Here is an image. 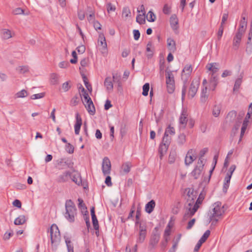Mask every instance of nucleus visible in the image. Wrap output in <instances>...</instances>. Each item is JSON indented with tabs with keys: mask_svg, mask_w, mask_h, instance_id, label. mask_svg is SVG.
Returning <instances> with one entry per match:
<instances>
[{
	"mask_svg": "<svg viewBox=\"0 0 252 252\" xmlns=\"http://www.w3.org/2000/svg\"><path fill=\"white\" fill-rule=\"evenodd\" d=\"M140 216V211L137 209L136 211V222L135 224H139V229L138 234L136 239V244L134 247V252H137V244H141L144 242L146 234H147V227L146 224L144 222H139V218Z\"/></svg>",
	"mask_w": 252,
	"mask_h": 252,
	"instance_id": "1",
	"label": "nucleus"
},
{
	"mask_svg": "<svg viewBox=\"0 0 252 252\" xmlns=\"http://www.w3.org/2000/svg\"><path fill=\"white\" fill-rule=\"evenodd\" d=\"M65 212L64 214L65 218L69 222L75 221L77 215V209L74 203L70 199L67 200L65 204Z\"/></svg>",
	"mask_w": 252,
	"mask_h": 252,
	"instance_id": "2",
	"label": "nucleus"
},
{
	"mask_svg": "<svg viewBox=\"0 0 252 252\" xmlns=\"http://www.w3.org/2000/svg\"><path fill=\"white\" fill-rule=\"evenodd\" d=\"M50 233L52 249L56 250L61 240L60 233L57 225L54 224L51 225Z\"/></svg>",
	"mask_w": 252,
	"mask_h": 252,
	"instance_id": "3",
	"label": "nucleus"
},
{
	"mask_svg": "<svg viewBox=\"0 0 252 252\" xmlns=\"http://www.w3.org/2000/svg\"><path fill=\"white\" fill-rule=\"evenodd\" d=\"M224 210L220 202H217L212 205L211 209L209 210L208 215L211 216L212 219L215 218L220 219L223 214Z\"/></svg>",
	"mask_w": 252,
	"mask_h": 252,
	"instance_id": "4",
	"label": "nucleus"
},
{
	"mask_svg": "<svg viewBox=\"0 0 252 252\" xmlns=\"http://www.w3.org/2000/svg\"><path fill=\"white\" fill-rule=\"evenodd\" d=\"M201 203V202L197 199L195 203H194V201H190L189 203V207L187 208V211L184 216L185 219H188L191 217L197 211L199 208V205Z\"/></svg>",
	"mask_w": 252,
	"mask_h": 252,
	"instance_id": "5",
	"label": "nucleus"
},
{
	"mask_svg": "<svg viewBox=\"0 0 252 252\" xmlns=\"http://www.w3.org/2000/svg\"><path fill=\"white\" fill-rule=\"evenodd\" d=\"M199 84L200 82L199 80H193L192 81L188 92V97L189 98H192L195 95L197 92Z\"/></svg>",
	"mask_w": 252,
	"mask_h": 252,
	"instance_id": "6",
	"label": "nucleus"
},
{
	"mask_svg": "<svg viewBox=\"0 0 252 252\" xmlns=\"http://www.w3.org/2000/svg\"><path fill=\"white\" fill-rule=\"evenodd\" d=\"M188 112L186 108H183L181 116L179 118L180 128H185L188 121Z\"/></svg>",
	"mask_w": 252,
	"mask_h": 252,
	"instance_id": "7",
	"label": "nucleus"
},
{
	"mask_svg": "<svg viewBox=\"0 0 252 252\" xmlns=\"http://www.w3.org/2000/svg\"><path fill=\"white\" fill-rule=\"evenodd\" d=\"M192 71V68L190 64H187L182 70L181 78L184 82H187L190 77Z\"/></svg>",
	"mask_w": 252,
	"mask_h": 252,
	"instance_id": "8",
	"label": "nucleus"
},
{
	"mask_svg": "<svg viewBox=\"0 0 252 252\" xmlns=\"http://www.w3.org/2000/svg\"><path fill=\"white\" fill-rule=\"evenodd\" d=\"M195 154L196 152L194 150L190 149L189 150L185 159V162L187 165H189L192 163L196 159Z\"/></svg>",
	"mask_w": 252,
	"mask_h": 252,
	"instance_id": "9",
	"label": "nucleus"
},
{
	"mask_svg": "<svg viewBox=\"0 0 252 252\" xmlns=\"http://www.w3.org/2000/svg\"><path fill=\"white\" fill-rule=\"evenodd\" d=\"M111 167V162L109 159L107 157H105L102 164V170L104 175L110 174Z\"/></svg>",
	"mask_w": 252,
	"mask_h": 252,
	"instance_id": "10",
	"label": "nucleus"
},
{
	"mask_svg": "<svg viewBox=\"0 0 252 252\" xmlns=\"http://www.w3.org/2000/svg\"><path fill=\"white\" fill-rule=\"evenodd\" d=\"M207 81L206 79H204L202 82V89L201 91V94L200 97V100L202 102H205L208 98L207 94Z\"/></svg>",
	"mask_w": 252,
	"mask_h": 252,
	"instance_id": "11",
	"label": "nucleus"
},
{
	"mask_svg": "<svg viewBox=\"0 0 252 252\" xmlns=\"http://www.w3.org/2000/svg\"><path fill=\"white\" fill-rule=\"evenodd\" d=\"M98 45L102 46L101 52L102 54L107 53V45L106 42V39L103 33H100L99 35V38L98 40Z\"/></svg>",
	"mask_w": 252,
	"mask_h": 252,
	"instance_id": "12",
	"label": "nucleus"
},
{
	"mask_svg": "<svg viewBox=\"0 0 252 252\" xmlns=\"http://www.w3.org/2000/svg\"><path fill=\"white\" fill-rule=\"evenodd\" d=\"M155 47L152 41H149L146 46V57L148 59H151L154 53Z\"/></svg>",
	"mask_w": 252,
	"mask_h": 252,
	"instance_id": "13",
	"label": "nucleus"
},
{
	"mask_svg": "<svg viewBox=\"0 0 252 252\" xmlns=\"http://www.w3.org/2000/svg\"><path fill=\"white\" fill-rule=\"evenodd\" d=\"M84 105L90 115H94L95 114V109L92 100H89L88 102L84 103Z\"/></svg>",
	"mask_w": 252,
	"mask_h": 252,
	"instance_id": "14",
	"label": "nucleus"
},
{
	"mask_svg": "<svg viewBox=\"0 0 252 252\" xmlns=\"http://www.w3.org/2000/svg\"><path fill=\"white\" fill-rule=\"evenodd\" d=\"M206 67L208 71H211L212 75H215L219 70V65L216 63H208Z\"/></svg>",
	"mask_w": 252,
	"mask_h": 252,
	"instance_id": "15",
	"label": "nucleus"
},
{
	"mask_svg": "<svg viewBox=\"0 0 252 252\" xmlns=\"http://www.w3.org/2000/svg\"><path fill=\"white\" fill-rule=\"evenodd\" d=\"M82 119L78 113L76 115V123L74 125L75 133L79 134L81 126L82 125Z\"/></svg>",
	"mask_w": 252,
	"mask_h": 252,
	"instance_id": "16",
	"label": "nucleus"
},
{
	"mask_svg": "<svg viewBox=\"0 0 252 252\" xmlns=\"http://www.w3.org/2000/svg\"><path fill=\"white\" fill-rule=\"evenodd\" d=\"M247 19L245 17H243L240 21L239 28L237 31L238 32L244 34L247 26Z\"/></svg>",
	"mask_w": 252,
	"mask_h": 252,
	"instance_id": "17",
	"label": "nucleus"
},
{
	"mask_svg": "<svg viewBox=\"0 0 252 252\" xmlns=\"http://www.w3.org/2000/svg\"><path fill=\"white\" fill-rule=\"evenodd\" d=\"M243 34L244 33L237 32L233 38V45L234 47H236V49L239 47Z\"/></svg>",
	"mask_w": 252,
	"mask_h": 252,
	"instance_id": "18",
	"label": "nucleus"
},
{
	"mask_svg": "<svg viewBox=\"0 0 252 252\" xmlns=\"http://www.w3.org/2000/svg\"><path fill=\"white\" fill-rule=\"evenodd\" d=\"M179 20L177 17H171L170 19V23L171 28L174 31L178 30Z\"/></svg>",
	"mask_w": 252,
	"mask_h": 252,
	"instance_id": "19",
	"label": "nucleus"
},
{
	"mask_svg": "<svg viewBox=\"0 0 252 252\" xmlns=\"http://www.w3.org/2000/svg\"><path fill=\"white\" fill-rule=\"evenodd\" d=\"M167 48L170 52L174 53L176 50L175 41L172 38H168L167 40Z\"/></svg>",
	"mask_w": 252,
	"mask_h": 252,
	"instance_id": "20",
	"label": "nucleus"
},
{
	"mask_svg": "<svg viewBox=\"0 0 252 252\" xmlns=\"http://www.w3.org/2000/svg\"><path fill=\"white\" fill-rule=\"evenodd\" d=\"M112 79L110 77H107L105 78L104 81V86L108 92H112L113 89V84Z\"/></svg>",
	"mask_w": 252,
	"mask_h": 252,
	"instance_id": "21",
	"label": "nucleus"
},
{
	"mask_svg": "<svg viewBox=\"0 0 252 252\" xmlns=\"http://www.w3.org/2000/svg\"><path fill=\"white\" fill-rule=\"evenodd\" d=\"M165 77L166 84H175L174 76L172 71H166Z\"/></svg>",
	"mask_w": 252,
	"mask_h": 252,
	"instance_id": "22",
	"label": "nucleus"
},
{
	"mask_svg": "<svg viewBox=\"0 0 252 252\" xmlns=\"http://www.w3.org/2000/svg\"><path fill=\"white\" fill-rule=\"evenodd\" d=\"M169 145L161 143L159 145L158 152L159 154V158L161 159L163 156L166 154Z\"/></svg>",
	"mask_w": 252,
	"mask_h": 252,
	"instance_id": "23",
	"label": "nucleus"
},
{
	"mask_svg": "<svg viewBox=\"0 0 252 252\" xmlns=\"http://www.w3.org/2000/svg\"><path fill=\"white\" fill-rule=\"evenodd\" d=\"M232 176V173H228L224 178V181L223 187V190L226 192L229 186L230 179Z\"/></svg>",
	"mask_w": 252,
	"mask_h": 252,
	"instance_id": "24",
	"label": "nucleus"
},
{
	"mask_svg": "<svg viewBox=\"0 0 252 252\" xmlns=\"http://www.w3.org/2000/svg\"><path fill=\"white\" fill-rule=\"evenodd\" d=\"M218 84V77L216 75H211V77L210 80V89L213 91L215 90V88Z\"/></svg>",
	"mask_w": 252,
	"mask_h": 252,
	"instance_id": "25",
	"label": "nucleus"
},
{
	"mask_svg": "<svg viewBox=\"0 0 252 252\" xmlns=\"http://www.w3.org/2000/svg\"><path fill=\"white\" fill-rule=\"evenodd\" d=\"M221 105L220 104H215L212 109V115L215 117H218L220 113Z\"/></svg>",
	"mask_w": 252,
	"mask_h": 252,
	"instance_id": "26",
	"label": "nucleus"
},
{
	"mask_svg": "<svg viewBox=\"0 0 252 252\" xmlns=\"http://www.w3.org/2000/svg\"><path fill=\"white\" fill-rule=\"evenodd\" d=\"M243 73H241L238 78L236 80L235 84L233 87V91L237 92L240 88V87L242 83V79L243 77Z\"/></svg>",
	"mask_w": 252,
	"mask_h": 252,
	"instance_id": "27",
	"label": "nucleus"
},
{
	"mask_svg": "<svg viewBox=\"0 0 252 252\" xmlns=\"http://www.w3.org/2000/svg\"><path fill=\"white\" fill-rule=\"evenodd\" d=\"M156 203L155 201L153 200H151L147 204H146L145 206V211L149 214L153 212Z\"/></svg>",
	"mask_w": 252,
	"mask_h": 252,
	"instance_id": "28",
	"label": "nucleus"
},
{
	"mask_svg": "<svg viewBox=\"0 0 252 252\" xmlns=\"http://www.w3.org/2000/svg\"><path fill=\"white\" fill-rule=\"evenodd\" d=\"M202 170L203 168L195 166L191 173V175L194 177V179H198L200 176Z\"/></svg>",
	"mask_w": 252,
	"mask_h": 252,
	"instance_id": "29",
	"label": "nucleus"
},
{
	"mask_svg": "<svg viewBox=\"0 0 252 252\" xmlns=\"http://www.w3.org/2000/svg\"><path fill=\"white\" fill-rule=\"evenodd\" d=\"M72 180L77 185H80L82 183L81 177L79 173L76 172L71 176Z\"/></svg>",
	"mask_w": 252,
	"mask_h": 252,
	"instance_id": "30",
	"label": "nucleus"
},
{
	"mask_svg": "<svg viewBox=\"0 0 252 252\" xmlns=\"http://www.w3.org/2000/svg\"><path fill=\"white\" fill-rule=\"evenodd\" d=\"M26 221V218L24 215H21L17 218L14 220V224L15 225H22Z\"/></svg>",
	"mask_w": 252,
	"mask_h": 252,
	"instance_id": "31",
	"label": "nucleus"
},
{
	"mask_svg": "<svg viewBox=\"0 0 252 252\" xmlns=\"http://www.w3.org/2000/svg\"><path fill=\"white\" fill-rule=\"evenodd\" d=\"M50 82L52 85H56L59 82V75L55 73H52L50 75Z\"/></svg>",
	"mask_w": 252,
	"mask_h": 252,
	"instance_id": "32",
	"label": "nucleus"
},
{
	"mask_svg": "<svg viewBox=\"0 0 252 252\" xmlns=\"http://www.w3.org/2000/svg\"><path fill=\"white\" fill-rule=\"evenodd\" d=\"M16 70L20 74H24L29 72L30 67L28 65H21L18 66Z\"/></svg>",
	"mask_w": 252,
	"mask_h": 252,
	"instance_id": "33",
	"label": "nucleus"
},
{
	"mask_svg": "<svg viewBox=\"0 0 252 252\" xmlns=\"http://www.w3.org/2000/svg\"><path fill=\"white\" fill-rule=\"evenodd\" d=\"M65 242L67 248L68 252H74L73 246L70 239L67 236H64Z\"/></svg>",
	"mask_w": 252,
	"mask_h": 252,
	"instance_id": "34",
	"label": "nucleus"
},
{
	"mask_svg": "<svg viewBox=\"0 0 252 252\" xmlns=\"http://www.w3.org/2000/svg\"><path fill=\"white\" fill-rule=\"evenodd\" d=\"M159 240V236L158 235H153L150 240V245L154 247L158 243Z\"/></svg>",
	"mask_w": 252,
	"mask_h": 252,
	"instance_id": "35",
	"label": "nucleus"
},
{
	"mask_svg": "<svg viewBox=\"0 0 252 252\" xmlns=\"http://www.w3.org/2000/svg\"><path fill=\"white\" fill-rule=\"evenodd\" d=\"M28 93L27 91L23 89L15 94L14 97L15 98H24L28 96Z\"/></svg>",
	"mask_w": 252,
	"mask_h": 252,
	"instance_id": "36",
	"label": "nucleus"
},
{
	"mask_svg": "<svg viewBox=\"0 0 252 252\" xmlns=\"http://www.w3.org/2000/svg\"><path fill=\"white\" fill-rule=\"evenodd\" d=\"M2 37L4 39H8L12 37V32L7 29H4L2 31Z\"/></svg>",
	"mask_w": 252,
	"mask_h": 252,
	"instance_id": "37",
	"label": "nucleus"
},
{
	"mask_svg": "<svg viewBox=\"0 0 252 252\" xmlns=\"http://www.w3.org/2000/svg\"><path fill=\"white\" fill-rule=\"evenodd\" d=\"M164 134L165 135H167L168 136L174 135L175 134L174 128L171 126L170 125L168 126V127L165 129Z\"/></svg>",
	"mask_w": 252,
	"mask_h": 252,
	"instance_id": "38",
	"label": "nucleus"
},
{
	"mask_svg": "<svg viewBox=\"0 0 252 252\" xmlns=\"http://www.w3.org/2000/svg\"><path fill=\"white\" fill-rule=\"evenodd\" d=\"M81 93L82 94H81V95H82L84 99V103L86 102H88L89 100H91V98L90 97L87 91L85 90V89L83 87H82L81 89Z\"/></svg>",
	"mask_w": 252,
	"mask_h": 252,
	"instance_id": "39",
	"label": "nucleus"
},
{
	"mask_svg": "<svg viewBox=\"0 0 252 252\" xmlns=\"http://www.w3.org/2000/svg\"><path fill=\"white\" fill-rule=\"evenodd\" d=\"M70 176V175L69 172H65L59 177V181L61 182H65Z\"/></svg>",
	"mask_w": 252,
	"mask_h": 252,
	"instance_id": "40",
	"label": "nucleus"
},
{
	"mask_svg": "<svg viewBox=\"0 0 252 252\" xmlns=\"http://www.w3.org/2000/svg\"><path fill=\"white\" fill-rule=\"evenodd\" d=\"M131 164L129 162H126L123 164L122 166V170L125 173H127L130 171L131 168Z\"/></svg>",
	"mask_w": 252,
	"mask_h": 252,
	"instance_id": "41",
	"label": "nucleus"
},
{
	"mask_svg": "<svg viewBox=\"0 0 252 252\" xmlns=\"http://www.w3.org/2000/svg\"><path fill=\"white\" fill-rule=\"evenodd\" d=\"M248 125V124L247 123L246 121H244L243 125H242V126L241 127L240 138L239 139V142L241 140L243 135H244V133L247 129Z\"/></svg>",
	"mask_w": 252,
	"mask_h": 252,
	"instance_id": "42",
	"label": "nucleus"
},
{
	"mask_svg": "<svg viewBox=\"0 0 252 252\" xmlns=\"http://www.w3.org/2000/svg\"><path fill=\"white\" fill-rule=\"evenodd\" d=\"M137 12L138 14L137 16H146V11L143 5H141L137 8Z\"/></svg>",
	"mask_w": 252,
	"mask_h": 252,
	"instance_id": "43",
	"label": "nucleus"
},
{
	"mask_svg": "<svg viewBox=\"0 0 252 252\" xmlns=\"http://www.w3.org/2000/svg\"><path fill=\"white\" fill-rule=\"evenodd\" d=\"M186 135L184 134H180L178 136V144H179L180 145H183L186 142Z\"/></svg>",
	"mask_w": 252,
	"mask_h": 252,
	"instance_id": "44",
	"label": "nucleus"
},
{
	"mask_svg": "<svg viewBox=\"0 0 252 252\" xmlns=\"http://www.w3.org/2000/svg\"><path fill=\"white\" fill-rule=\"evenodd\" d=\"M149 89L150 85L149 83H146L143 85L142 94L144 96H147L148 95Z\"/></svg>",
	"mask_w": 252,
	"mask_h": 252,
	"instance_id": "45",
	"label": "nucleus"
},
{
	"mask_svg": "<svg viewBox=\"0 0 252 252\" xmlns=\"http://www.w3.org/2000/svg\"><path fill=\"white\" fill-rule=\"evenodd\" d=\"M247 44L252 45V20L251 24V27L248 34Z\"/></svg>",
	"mask_w": 252,
	"mask_h": 252,
	"instance_id": "46",
	"label": "nucleus"
},
{
	"mask_svg": "<svg viewBox=\"0 0 252 252\" xmlns=\"http://www.w3.org/2000/svg\"><path fill=\"white\" fill-rule=\"evenodd\" d=\"M210 235V231L209 230H207L205 231V232L203 234L201 238L200 239V241H201L202 242L204 243L206 240L207 239V238L209 237V236Z\"/></svg>",
	"mask_w": 252,
	"mask_h": 252,
	"instance_id": "47",
	"label": "nucleus"
},
{
	"mask_svg": "<svg viewBox=\"0 0 252 252\" xmlns=\"http://www.w3.org/2000/svg\"><path fill=\"white\" fill-rule=\"evenodd\" d=\"M170 142H171L170 136L167 135H165V134H164V136L162 139V143L165 144L169 146Z\"/></svg>",
	"mask_w": 252,
	"mask_h": 252,
	"instance_id": "48",
	"label": "nucleus"
},
{
	"mask_svg": "<svg viewBox=\"0 0 252 252\" xmlns=\"http://www.w3.org/2000/svg\"><path fill=\"white\" fill-rule=\"evenodd\" d=\"M45 95L44 93H41L37 94H34L31 96V98L32 99H37L43 98Z\"/></svg>",
	"mask_w": 252,
	"mask_h": 252,
	"instance_id": "49",
	"label": "nucleus"
},
{
	"mask_svg": "<svg viewBox=\"0 0 252 252\" xmlns=\"http://www.w3.org/2000/svg\"><path fill=\"white\" fill-rule=\"evenodd\" d=\"M162 10L164 14L168 15L170 13L171 7L168 4H165L163 6Z\"/></svg>",
	"mask_w": 252,
	"mask_h": 252,
	"instance_id": "50",
	"label": "nucleus"
},
{
	"mask_svg": "<svg viewBox=\"0 0 252 252\" xmlns=\"http://www.w3.org/2000/svg\"><path fill=\"white\" fill-rule=\"evenodd\" d=\"M167 90L168 93L172 94L175 90V84H166Z\"/></svg>",
	"mask_w": 252,
	"mask_h": 252,
	"instance_id": "51",
	"label": "nucleus"
},
{
	"mask_svg": "<svg viewBox=\"0 0 252 252\" xmlns=\"http://www.w3.org/2000/svg\"><path fill=\"white\" fill-rule=\"evenodd\" d=\"M65 150L69 154H72L74 152V147L70 143H67L65 146Z\"/></svg>",
	"mask_w": 252,
	"mask_h": 252,
	"instance_id": "52",
	"label": "nucleus"
},
{
	"mask_svg": "<svg viewBox=\"0 0 252 252\" xmlns=\"http://www.w3.org/2000/svg\"><path fill=\"white\" fill-rule=\"evenodd\" d=\"M106 8L108 13H110L112 11H114L116 9L115 6L112 5L110 2L107 3Z\"/></svg>",
	"mask_w": 252,
	"mask_h": 252,
	"instance_id": "53",
	"label": "nucleus"
},
{
	"mask_svg": "<svg viewBox=\"0 0 252 252\" xmlns=\"http://www.w3.org/2000/svg\"><path fill=\"white\" fill-rule=\"evenodd\" d=\"M24 11L21 8H17L13 10V14L14 15H21L24 14Z\"/></svg>",
	"mask_w": 252,
	"mask_h": 252,
	"instance_id": "54",
	"label": "nucleus"
},
{
	"mask_svg": "<svg viewBox=\"0 0 252 252\" xmlns=\"http://www.w3.org/2000/svg\"><path fill=\"white\" fill-rule=\"evenodd\" d=\"M92 221L94 227V229L97 230L98 229L99 226H98V221L96 218V216H94V217H92Z\"/></svg>",
	"mask_w": 252,
	"mask_h": 252,
	"instance_id": "55",
	"label": "nucleus"
},
{
	"mask_svg": "<svg viewBox=\"0 0 252 252\" xmlns=\"http://www.w3.org/2000/svg\"><path fill=\"white\" fill-rule=\"evenodd\" d=\"M70 86L69 85V82H66L63 84L62 89L64 92H66L69 90Z\"/></svg>",
	"mask_w": 252,
	"mask_h": 252,
	"instance_id": "56",
	"label": "nucleus"
},
{
	"mask_svg": "<svg viewBox=\"0 0 252 252\" xmlns=\"http://www.w3.org/2000/svg\"><path fill=\"white\" fill-rule=\"evenodd\" d=\"M170 234V227L169 225H168V226L166 227V228L164 231V238L165 239L166 238H167L168 239V237L169 236Z\"/></svg>",
	"mask_w": 252,
	"mask_h": 252,
	"instance_id": "57",
	"label": "nucleus"
},
{
	"mask_svg": "<svg viewBox=\"0 0 252 252\" xmlns=\"http://www.w3.org/2000/svg\"><path fill=\"white\" fill-rule=\"evenodd\" d=\"M134 38L135 40H137L140 37V33L138 30H134L133 31Z\"/></svg>",
	"mask_w": 252,
	"mask_h": 252,
	"instance_id": "58",
	"label": "nucleus"
},
{
	"mask_svg": "<svg viewBox=\"0 0 252 252\" xmlns=\"http://www.w3.org/2000/svg\"><path fill=\"white\" fill-rule=\"evenodd\" d=\"M146 17H136V22L139 24H144L145 23Z\"/></svg>",
	"mask_w": 252,
	"mask_h": 252,
	"instance_id": "59",
	"label": "nucleus"
},
{
	"mask_svg": "<svg viewBox=\"0 0 252 252\" xmlns=\"http://www.w3.org/2000/svg\"><path fill=\"white\" fill-rule=\"evenodd\" d=\"M76 50L79 54H83L85 52V51L86 50V47L84 45H81V46H78L76 48Z\"/></svg>",
	"mask_w": 252,
	"mask_h": 252,
	"instance_id": "60",
	"label": "nucleus"
},
{
	"mask_svg": "<svg viewBox=\"0 0 252 252\" xmlns=\"http://www.w3.org/2000/svg\"><path fill=\"white\" fill-rule=\"evenodd\" d=\"M69 65V63L67 62H62L59 63V66L61 68H65Z\"/></svg>",
	"mask_w": 252,
	"mask_h": 252,
	"instance_id": "61",
	"label": "nucleus"
},
{
	"mask_svg": "<svg viewBox=\"0 0 252 252\" xmlns=\"http://www.w3.org/2000/svg\"><path fill=\"white\" fill-rule=\"evenodd\" d=\"M13 235V233L10 232H6L3 235V239L7 240L10 239L11 236Z\"/></svg>",
	"mask_w": 252,
	"mask_h": 252,
	"instance_id": "62",
	"label": "nucleus"
},
{
	"mask_svg": "<svg viewBox=\"0 0 252 252\" xmlns=\"http://www.w3.org/2000/svg\"><path fill=\"white\" fill-rule=\"evenodd\" d=\"M203 243L199 240L194 249V252H197Z\"/></svg>",
	"mask_w": 252,
	"mask_h": 252,
	"instance_id": "63",
	"label": "nucleus"
},
{
	"mask_svg": "<svg viewBox=\"0 0 252 252\" xmlns=\"http://www.w3.org/2000/svg\"><path fill=\"white\" fill-rule=\"evenodd\" d=\"M13 206L17 207L18 208H20L21 207L22 204L20 200L18 199L15 200L13 202Z\"/></svg>",
	"mask_w": 252,
	"mask_h": 252,
	"instance_id": "64",
	"label": "nucleus"
}]
</instances>
